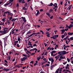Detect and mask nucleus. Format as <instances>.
<instances>
[{
	"label": "nucleus",
	"instance_id": "1",
	"mask_svg": "<svg viewBox=\"0 0 73 73\" xmlns=\"http://www.w3.org/2000/svg\"><path fill=\"white\" fill-rule=\"evenodd\" d=\"M4 31H3L2 30H1L0 31V33H1L0 35H5V34H6L8 33V32H7L8 31L6 30H5L4 29Z\"/></svg>",
	"mask_w": 73,
	"mask_h": 73
},
{
	"label": "nucleus",
	"instance_id": "2",
	"mask_svg": "<svg viewBox=\"0 0 73 73\" xmlns=\"http://www.w3.org/2000/svg\"><path fill=\"white\" fill-rule=\"evenodd\" d=\"M66 28H68H68L69 29H70L71 28H72L73 27V25H72V24H70L69 25V26H68L67 25H66Z\"/></svg>",
	"mask_w": 73,
	"mask_h": 73
},
{
	"label": "nucleus",
	"instance_id": "3",
	"mask_svg": "<svg viewBox=\"0 0 73 73\" xmlns=\"http://www.w3.org/2000/svg\"><path fill=\"white\" fill-rule=\"evenodd\" d=\"M53 39L54 40H56V38H57V37H58V35H54L53 36Z\"/></svg>",
	"mask_w": 73,
	"mask_h": 73
},
{
	"label": "nucleus",
	"instance_id": "4",
	"mask_svg": "<svg viewBox=\"0 0 73 73\" xmlns=\"http://www.w3.org/2000/svg\"><path fill=\"white\" fill-rule=\"evenodd\" d=\"M64 58H65V57H63L62 56H60V58L59 59V61H61V59H64Z\"/></svg>",
	"mask_w": 73,
	"mask_h": 73
},
{
	"label": "nucleus",
	"instance_id": "5",
	"mask_svg": "<svg viewBox=\"0 0 73 73\" xmlns=\"http://www.w3.org/2000/svg\"><path fill=\"white\" fill-rule=\"evenodd\" d=\"M21 18L23 20L24 23H25V22H27V20L25 19V17H22Z\"/></svg>",
	"mask_w": 73,
	"mask_h": 73
},
{
	"label": "nucleus",
	"instance_id": "6",
	"mask_svg": "<svg viewBox=\"0 0 73 73\" xmlns=\"http://www.w3.org/2000/svg\"><path fill=\"white\" fill-rule=\"evenodd\" d=\"M27 59V57H23V58H22L21 59V60L22 61H25V60L26 59Z\"/></svg>",
	"mask_w": 73,
	"mask_h": 73
},
{
	"label": "nucleus",
	"instance_id": "7",
	"mask_svg": "<svg viewBox=\"0 0 73 73\" xmlns=\"http://www.w3.org/2000/svg\"><path fill=\"white\" fill-rule=\"evenodd\" d=\"M37 34V33H34L32 34H31V35H30L29 36V37H31V36H33V35H35V34Z\"/></svg>",
	"mask_w": 73,
	"mask_h": 73
},
{
	"label": "nucleus",
	"instance_id": "8",
	"mask_svg": "<svg viewBox=\"0 0 73 73\" xmlns=\"http://www.w3.org/2000/svg\"><path fill=\"white\" fill-rule=\"evenodd\" d=\"M3 70H5V71H9V70H10L8 69V68L6 69L5 68H4Z\"/></svg>",
	"mask_w": 73,
	"mask_h": 73
},
{
	"label": "nucleus",
	"instance_id": "9",
	"mask_svg": "<svg viewBox=\"0 0 73 73\" xmlns=\"http://www.w3.org/2000/svg\"><path fill=\"white\" fill-rule=\"evenodd\" d=\"M7 38H8V36H6L5 38H3V39L4 41H5L7 40Z\"/></svg>",
	"mask_w": 73,
	"mask_h": 73
},
{
	"label": "nucleus",
	"instance_id": "10",
	"mask_svg": "<svg viewBox=\"0 0 73 73\" xmlns=\"http://www.w3.org/2000/svg\"><path fill=\"white\" fill-rule=\"evenodd\" d=\"M56 52V51H55L54 50H53L52 51V52H51V54L52 55H53V53H55Z\"/></svg>",
	"mask_w": 73,
	"mask_h": 73
},
{
	"label": "nucleus",
	"instance_id": "11",
	"mask_svg": "<svg viewBox=\"0 0 73 73\" xmlns=\"http://www.w3.org/2000/svg\"><path fill=\"white\" fill-rule=\"evenodd\" d=\"M37 11H38V12L36 14V16H38V15H40V12H39V11H38V10H37Z\"/></svg>",
	"mask_w": 73,
	"mask_h": 73
},
{
	"label": "nucleus",
	"instance_id": "12",
	"mask_svg": "<svg viewBox=\"0 0 73 73\" xmlns=\"http://www.w3.org/2000/svg\"><path fill=\"white\" fill-rule=\"evenodd\" d=\"M72 5H70L67 8V9H69V11H70V9L71 8H72Z\"/></svg>",
	"mask_w": 73,
	"mask_h": 73
},
{
	"label": "nucleus",
	"instance_id": "13",
	"mask_svg": "<svg viewBox=\"0 0 73 73\" xmlns=\"http://www.w3.org/2000/svg\"><path fill=\"white\" fill-rule=\"evenodd\" d=\"M68 35H70V36H72V35H73V33H71L70 32H69L68 33Z\"/></svg>",
	"mask_w": 73,
	"mask_h": 73
},
{
	"label": "nucleus",
	"instance_id": "14",
	"mask_svg": "<svg viewBox=\"0 0 73 73\" xmlns=\"http://www.w3.org/2000/svg\"><path fill=\"white\" fill-rule=\"evenodd\" d=\"M37 50V49L36 48H34V49H30V51H32V50H33V51H34V50Z\"/></svg>",
	"mask_w": 73,
	"mask_h": 73
},
{
	"label": "nucleus",
	"instance_id": "15",
	"mask_svg": "<svg viewBox=\"0 0 73 73\" xmlns=\"http://www.w3.org/2000/svg\"><path fill=\"white\" fill-rule=\"evenodd\" d=\"M62 54H63V55H64L66 54V52H65V51L64 50L62 51Z\"/></svg>",
	"mask_w": 73,
	"mask_h": 73
},
{
	"label": "nucleus",
	"instance_id": "16",
	"mask_svg": "<svg viewBox=\"0 0 73 73\" xmlns=\"http://www.w3.org/2000/svg\"><path fill=\"white\" fill-rule=\"evenodd\" d=\"M53 3H51L49 5H47V6H50V7H52L53 6Z\"/></svg>",
	"mask_w": 73,
	"mask_h": 73
},
{
	"label": "nucleus",
	"instance_id": "17",
	"mask_svg": "<svg viewBox=\"0 0 73 73\" xmlns=\"http://www.w3.org/2000/svg\"><path fill=\"white\" fill-rule=\"evenodd\" d=\"M16 29H15L13 30L12 31V33H11V34H14L15 33V32H14L15 31H16Z\"/></svg>",
	"mask_w": 73,
	"mask_h": 73
},
{
	"label": "nucleus",
	"instance_id": "18",
	"mask_svg": "<svg viewBox=\"0 0 73 73\" xmlns=\"http://www.w3.org/2000/svg\"><path fill=\"white\" fill-rule=\"evenodd\" d=\"M54 65H52L51 66V68H50V69L51 70H53L52 69H53V68L54 67Z\"/></svg>",
	"mask_w": 73,
	"mask_h": 73
},
{
	"label": "nucleus",
	"instance_id": "19",
	"mask_svg": "<svg viewBox=\"0 0 73 73\" xmlns=\"http://www.w3.org/2000/svg\"><path fill=\"white\" fill-rule=\"evenodd\" d=\"M43 60L45 62H48L47 60H46V59L45 58H44L43 59Z\"/></svg>",
	"mask_w": 73,
	"mask_h": 73
},
{
	"label": "nucleus",
	"instance_id": "20",
	"mask_svg": "<svg viewBox=\"0 0 73 73\" xmlns=\"http://www.w3.org/2000/svg\"><path fill=\"white\" fill-rule=\"evenodd\" d=\"M23 10H25V11H27V8H25V7H23Z\"/></svg>",
	"mask_w": 73,
	"mask_h": 73
},
{
	"label": "nucleus",
	"instance_id": "21",
	"mask_svg": "<svg viewBox=\"0 0 73 73\" xmlns=\"http://www.w3.org/2000/svg\"><path fill=\"white\" fill-rule=\"evenodd\" d=\"M9 4H10V3H6L4 5V7H6V6H7V5H9Z\"/></svg>",
	"mask_w": 73,
	"mask_h": 73
},
{
	"label": "nucleus",
	"instance_id": "22",
	"mask_svg": "<svg viewBox=\"0 0 73 73\" xmlns=\"http://www.w3.org/2000/svg\"><path fill=\"white\" fill-rule=\"evenodd\" d=\"M9 3H10L9 4H10V5L9 6V7H11V5H12V2H9Z\"/></svg>",
	"mask_w": 73,
	"mask_h": 73
},
{
	"label": "nucleus",
	"instance_id": "23",
	"mask_svg": "<svg viewBox=\"0 0 73 73\" xmlns=\"http://www.w3.org/2000/svg\"><path fill=\"white\" fill-rule=\"evenodd\" d=\"M53 10L52 9H50L49 12V13H51L52 12H53Z\"/></svg>",
	"mask_w": 73,
	"mask_h": 73
},
{
	"label": "nucleus",
	"instance_id": "24",
	"mask_svg": "<svg viewBox=\"0 0 73 73\" xmlns=\"http://www.w3.org/2000/svg\"><path fill=\"white\" fill-rule=\"evenodd\" d=\"M51 63H53V62H54V60H53V58H51Z\"/></svg>",
	"mask_w": 73,
	"mask_h": 73
},
{
	"label": "nucleus",
	"instance_id": "25",
	"mask_svg": "<svg viewBox=\"0 0 73 73\" xmlns=\"http://www.w3.org/2000/svg\"><path fill=\"white\" fill-rule=\"evenodd\" d=\"M31 33V32H30V31H28L26 34V35H29V34H30Z\"/></svg>",
	"mask_w": 73,
	"mask_h": 73
},
{
	"label": "nucleus",
	"instance_id": "26",
	"mask_svg": "<svg viewBox=\"0 0 73 73\" xmlns=\"http://www.w3.org/2000/svg\"><path fill=\"white\" fill-rule=\"evenodd\" d=\"M25 7H28V4L27 3H25Z\"/></svg>",
	"mask_w": 73,
	"mask_h": 73
},
{
	"label": "nucleus",
	"instance_id": "27",
	"mask_svg": "<svg viewBox=\"0 0 73 73\" xmlns=\"http://www.w3.org/2000/svg\"><path fill=\"white\" fill-rule=\"evenodd\" d=\"M61 51L60 52H58V54H60V56H62L61 55V54H60V53H61Z\"/></svg>",
	"mask_w": 73,
	"mask_h": 73
},
{
	"label": "nucleus",
	"instance_id": "28",
	"mask_svg": "<svg viewBox=\"0 0 73 73\" xmlns=\"http://www.w3.org/2000/svg\"><path fill=\"white\" fill-rule=\"evenodd\" d=\"M29 45H32V44H31V42L30 41H29Z\"/></svg>",
	"mask_w": 73,
	"mask_h": 73
},
{
	"label": "nucleus",
	"instance_id": "29",
	"mask_svg": "<svg viewBox=\"0 0 73 73\" xmlns=\"http://www.w3.org/2000/svg\"><path fill=\"white\" fill-rule=\"evenodd\" d=\"M8 58H9V60H10V59H11V55H8Z\"/></svg>",
	"mask_w": 73,
	"mask_h": 73
},
{
	"label": "nucleus",
	"instance_id": "30",
	"mask_svg": "<svg viewBox=\"0 0 73 73\" xmlns=\"http://www.w3.org/2000/svg\"><path fill=\"white\" fill-rule=\"evenodd\" d=\"M60 31H61V32L64 33L65 31V30L64 29H62V30H60Z\"/></svg>",
	"mask_w": 73,
	"mask_h": 73
},
{
	"label": "nucleus",
	"instance_id": "31",
	"mask_svg": "<svg viewBox=\"0 0 73 73\" xmlns=\"http://www.w3.org/2000/svg\"><path fill=\"white\" fill-rule=\"evenodd\" d=\"M17 40H18V41H20V40H21V39H20V38L19 37H18Z\"/></svg>",
	"mask_w": 73,
	"mask_h": 73
},
{
	"label": "nucleus",
	"instance_id": "32",
	"mask_svg": "<svg viewBox=\"0 0 73 73\" xmlns=\"http://www.w3.org/2000/svg\"><path fill=\"white\" fill-rule=\"evenodd\" d=\"M70 39L72 41L73 40V37H71L70 38Z\"/></svg>",
	"mask_w": 73,
	"mask_h": 73
},
{
	"label": "nucleus",
	"instance_id": "33",
	"mask_svg": "<svg viewBox=\"0 0 73 73\" xmlns=\"http://www.w3.org/2000/svg\"><path fill=\"white\" fill-rule=\"evenodd\" d=\"M65 35H62V38H63L64 37H65Z\"/></svg>",
	"mask_w": 73,
	"mask_h": 73
},
{
	"label": "nucleus",
	"instance_id": "34",
	"mask_svg": "<svg viewBox=\"0 0 73 73\" xmlns=\"http://www.w3.org/2000/svg\"><path fill=\"white\" fill-rule=\"evenodd\" d=\"M4 65H5V66H8V65L7 63H5Z\"/></svg>",
	"mask_w": 73,
	"mask_h": 73
},
{
	"label": "nucleus",
	"instance_id": "35",
	"mask_svg": "<svg viewBox=\"0 0 73 73\" xmlns=\"http://www.w3.org/2000/svg\"><path fill=\"white\" fill-rule=\"evenodd\" d=\"M47 53H48V52L47 51L46 52H45L44 55H45L46 56H47Z\"/></svg>",
	"mask_w": 73,
	"mask_h": 73
},
{
	"label": "nucleus",
	"instance_id": "36",
	"mask_svg": "<svg viewBox=\"0 0 73 73\" xmlns=\"http://www.w3.org/2000/svg\"><path fill=\"white\" fill-rule=\"evenodd\" d=\"M26 54H28V57H29V56H30V55L29 54V53H28L27 52H26Z\"/></svg>",
	"mask_w": 73,
	"mask_h": 73
},
{
	"label": "nucleus",
	"instance_id": "37",
	"mask_svg": "<svg viewBox=\"0 0 73 73\" xmlns=\"http://www.w3.org/2000/svg\"><path fill=\"white\" fill-rule=\"evenodd\" d=\"M46 14L47 15V16H50V14L48 13H46Z\"/></svg>",
	"mask_w": 73,
	"mask_h": 73
},
{
	"label": "nucleus",
	"instance_id": "38",
	"mask_svg": "<svg viewBox=\"0 0 73 73\" xmlns=\"http://www.w3.org/2000/svg\"><path fill=\"white\" fill-rule=\"evenodd\" d=\"M67 60L68 62H70V60H69V58H67Z\"/></svg>",
	"mask_w": 73,
	"mask_h": 73
},
{
	"label": "nucleus",
	"instance_id": "39",
	"mask_svg": "<svg viewBox=\"0 0 73 73\" xmlns=\"http://www.w3.org/2000/svg\"><path fill=\"white\" fill-rule=\"evenodd\" d=\"M37 59L38 61H39L40 60V58H39V57H37Z\"/></svg>",
	"mask_w": 73,
	"mask_h": 73
},
{
	"label": "nucleus",
	"instance_id": "40",
	"mask_svg": "<svg viewBox=\"0 0 73 73\" xmlns=\"http://www.w3.org/2000/svg\"><path fill=\"white\" fill-rule=\"evenodd\" d=\"M7 13H9V11H7V12H4V13H5V14H7Z\"/></svg>",
	"mask_w": 73,
	"mask_h": 73
},
{
	"label": "nucleus",
	"instance_id": "41",
	"mask_svg": "<svg viewBox=\"0 0 73 73\" xmlns=\"http://www.w3.org/2000/svg\"><path fill=\"white\" fill-rule=\"evenodd\" d=\"M53 7H54L55 8H57V5H53Z\"/></svg>",
	"mask_w": 73,
	"mask_h": 73
},
{
	"label": "nucleus",
	"instance_id": "42",
	"mask_svg": "<svg viewBox=\"0 0 73 73\" xmlns=\"http://www.w3.org/2000/svg\"><path fill=\"white\" fill-rule=\"evenodd\" d=\"M17 47H18V48H19V47H20V46L19 45V44H17Z\"/></svg>",
	"mask_w": 73,
	"mask_h": 73
},
{
	"label": "nucleus",
	"instance_id": "43",
	"mask_svg": "<svg viewBox=\"0 0 73 73\" xmlns=\"http://www.w3.org/2000/svg\"><path fill=\"white\" fill-rule=\"evenodd\" d=\"M25 1L24 0H23L22 2L21 3L22 4H23V3H25Z\"/></svg>",
	"mask_w": 73,
	"mask_h": 73
},
{
	"label": "nucleus",
	"instance_id": "44",
	"mask_svg": "<svg viewBox=\"0 0 73 73\" xmlns=\"http://www.w3.org/2000/svg\"><path fill=\"white\" fill-rule=\"evenodd\" d=\"M66 63H67V62L66 61L65 62H64L63 63V65H65V64H66Z\"/></svg>",
	"mask_w": 73,
	"mask_h": 73
},
{
	"label": "nucleus",
	"instance_id": "45",
	"mask_svg": "<svg viewBox=\"0 0 73 73\" xmlns=\"http://www.w3.org/2000/svg\"><path fill=\"white\" fill-rule=\"evenodd\" d=\"M23 56H24V57H27V56L25 54H23Z\"/></svg>",
	"mask_w": 73,
	"mask_h": 73
},
{
	"label": "nucleus",
	"instance_id": "46",
	"mask_svg": "<svg viewBox=\"0 0 73 73\" xmlns=\"http://www.w3.org/2000/svg\"><path fill=\"white\" fill-rule=\"evenodd\" d=\"M51 56H53V57H54V56H56V54H54L53 55V54H52H52H51Z\"/></svg>",
	"mask_w": 73,
	"mask_h": 73
},
{
	"label": "nucleus",
	"instance_id": "47",
	"mask_svg": "<svg viewBox=\"0 0 73 73\" xmlns=\"http://www.w3.org/2000/svg\"><path fill=\"white\" fill-rule=\"evenodd\" d=\"M47 37H50V34H48L47 35Z\"/></svg>",
	"mask_w": 73,
	"mask_h": 73
},
{
	"label": "nucleus",
	"instance_id": "48",
	"mask_svg": "<svg viewBox=\"0 0 73 73\" xmlns=\"http://www.w3.org/2000/svg\"><path fill=\"white\" fill-rule=\"evenodd\" d=\"M4 30H7V29H8V28H7V27H5L4 28Z\"/></svg>",
	"mask_w": 73,
	"mask_h": 73
},
{
	"label": "nucleus",
	"instance_id": "49",
	"mask_svg": "<svg viewBox=\"0 0 73 73\" xmlns=\"http://www.w3.org/2000/svg\"><path fill=\"white\" fill-rule=\"evenodd\" d=\"M19 3H17L16 5V7L17 8L19 7Z\"/></svg>",
	"mask_w": 73,
	"mask_h": 73
},
{
	"label": "nucleus",
	"instance_id": "50",
	"mask_svg": "<svg viewBox=\"0 0 73 73\" xmlns=\"http://www.w3.org/2000/svg\"><path fill=\"white\" fill-rule=\"evenodd\" d=\"M43 62H42L41 63V64H42V65H43V64H45V62H44V61H43Z\"/></svg>",
	"mask_w": 73,
	"mask_h": 73
},
{
	"label": "nucleus",
	"instance_id": "51",
	"mask_svg": "<svg viewBox=\"0 0 73 73\" xmlns=\"http://www.w3.org/2000/svg\"><path fill=\"white\" fill-rule=\"evenodd\" d=\"M68 28H67V29H64V31H68Z\"/></svg>",
	"mask_w": 73,
	"mask_h": 73
},
{
	"label": "nucleus",
	"instance_id": "52",
	"mask_svg": "<svg viewBox=\"0 0 73 73\" xmlns=\"http://www.w3.org/2000/svg\"><path fill=\"white\" fill-rule=\"evenodd\" d=\"M40 31V32L42 33V34H44V32H43V31H42V30Z\"/></svg>",
	"mask_w": 73,
	"mask_h": 73
},
{
	"label": "nucleus",
	"instance_id": "53",
	"mask_svg": "<svg viewBox=\"0 0 73 73\" xmlns=\"http://www.w3.org/2000/svg\"><path fill=\"white\" fill-rule=\"evenodd\" d=\"M50 29H51L50 28H49V29H46V30H47V31H49V30H50Z\"/></svg>",
	"mask_w": 73,
	"mask_h": 73
},
{
	"label": "nucleus",
	"instance_id": "54",
	"mask_svg": "<svg viewBox=\"0 0 73 73\" xmlns=\"http://www.w3.org/2000/svg\"><path fill=\"white\" fill-rule=\"evenodd\" d=\"M14 20H15V19H13L12 20H11V21H12V22H13V21H14Z\"/></svg>",
	"mask_w": 73,
	"mask_h": 73
},
{
	"label": "nucleus",
	"instance_id": "55",
	"mask_svg": "<svg viewBox=\"0 0 73 73\" xmlns=\"http://www.w3.org/2000/svg\"><path fill=\"white\" fill-rule=\"evenodd\" d=\"M36 46H37V45L36 44H34L33 45V46L35 47Z\"/></svg>",
	"mask_w": 73,
	"mask_h": 73
},
{
	"label": "nucleus",
	"instance_id": "56",
	"mask_svg": "<svg viewBox=\"0 0 73 73\" xmlns=\"http://www.w3.org/2000/svg\"><path fill=\"white\" fill-rule=\"evenodd\" d=\"M44 44L45 45V46H46L47 45H48V44H46V43H44Z\"/></svg>",
	"mask_w": 73,
	"mask_h": 73
},
{
	"label": "nucleus",
	"instance_id": "57",
	"mask_svg": "<svg viewBox=\"0 0 73 73\" xmlns=\"http://www.w3.org/2000/svg\"><path fill=\"white\" fill-rule=\"evenodd\" d=\"M6 18H4L3 19H2V21H3V20H5V19Z\"/></svg>",
	"mask_w": 73,
	"mask_h": 73
},
{
	"label": "nucleus",
	"instance_id": "58",
	"mask_svg": "<svg viewBox=\"0 0 73 73\" xmlns=\"http://www.w3.org/2000/svg\"><path fill=\"white\" fill-rule=\"evenodd\" d=\"M5 62H6V63H8V61H7V60H5Z\"/></svg>",
	"mask_w": 73,
	"mask_h": 73
},
{
	"label": "nucleus",
	"instance_id": "59",
	"mask_svg": "<svg viewBox=\"0 0 73 73\" xmlns=\"http://www.w3.org/2000/svg\"><path fill=\"white\" fill-rule=\"evenodd\" d=\"M55 58H56V60H58V58H57V56H56L55 57Z\"/></svg>",
	"mask_w": 73,
	"mask_h": 73
},
{
	"label": "nucleus",
	"instance_id": "60",
	"mask_svg": "<svg viewBox=\"0 0 73 73\" xmlns=\"http://www.w3.org/2000/svg\"><path fill=\"white\" fill-rule=\"evenodd\" d=\"M40 12H42V11H43V9H40Z\"/></svg>",
	"mask_w": 73,
	"mask_h": 73
},
{
	"label": "nucleus",
	"instance_id": "61",
	"mask_svg": "<svg viewBox=\"0 0 73 73\" xmlns=\"http://www.w3.org/2000/svg\"><path fill=\"white\" fill-rule=\"evenodd\" d=\"M7 23H8V25H9L10 24V23H10V22L9 21H7Z\"/></svg>",
	"mask_w": 73,
	"mask_h": 73
},
{
	"label": "nucleus",
	"instance_id": "62",
	"mask_svg": "<svg viewBox=\"0 0 73 73\" xmlns=\"http://www.w3.org/2000/svg\"><path fill=\"white\" fill-rule=\"evenodd\" d=\"M46 66H49V64H46Z\"/></svg>",
	"mask_w": 73,
	"mask_h": 73
},
{
	"label": "nucleus",
	"instance_id": "63",
	"mask_svg": "<svg viewBox=\"0 0 73 73\" xmlns=\"http://www.w3.org/2000/svg\"><path fill=\"white\" fill-rule=\"evenodd\" d=\"M8 53H9L10 54H12V52H9Z\"/></svg>",
	"mask_w": 73,
	"mask_h": 73
},
{
	"label": "nucleus",
	"instance_id": "64",
	"mask_svg": "<svg viewBox=\"0 0 73 73\" xmlns=\"http://www.w3.org/2000/svg\"><path fill=\"white\" fill-rule=\"evenodd\" d=\"M19 3H21L22 1V0H19Z\"/></svg>",
	"mask_w": 73,
	"mask_h": 73
}]
</instances>
